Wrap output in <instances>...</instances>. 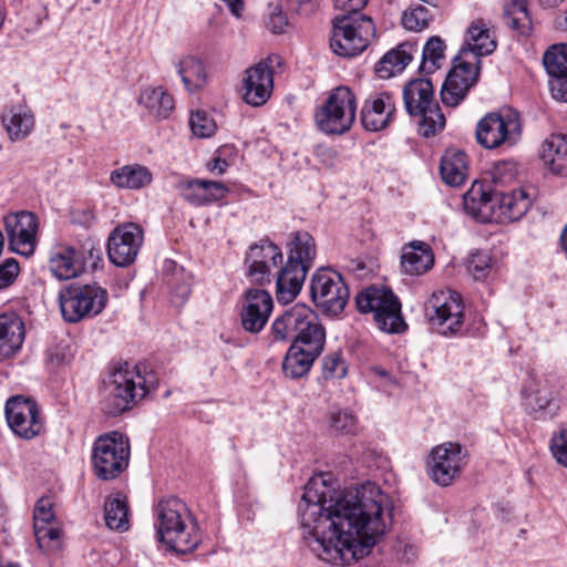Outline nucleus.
<instances>
[{
    "instance_id": "72a5a7b5",
    "label": "nucleus",
    "mask_w": 567,
    "mask_h": 567,
    "mask_svg": "<svg viewBox=\"0 0 567 567\" xmlns=\"http://www.w3.org/2000/svg\"><path fill=\"white\" fill-rule=\"evenodd\" d=\"M323 350L303 349L291 344L282 361V372L289 379H300L307 375Z\"/></svg>"
},
{
    "instance_id": "20e7f679",
    "label": "nucleus",
    "mask_w": 567,
    "mask_h": 567,
    "mask_svg": "<svg viewBox=\"0 0 567 567\" xmlns=\"http://www.w3.org/2000/svg\"><path fill=\"white\" fill-rule=\"evenodd\" d=\"M287 261L277 272L276 296L279 302H291L300 292L317 256L315 238L307 231H296L287 244Z\"/></svg>"
},
{
    "instance_id": "f257e3e1",
    "label": "nucleus",
    "mask_w": 567,
    "mask_h": 567,
    "mask_svg": "<svg viewBox=\"0 0 567 567\" xmlns=\"http://www.w3.org/2000/svg\"><path fill=\"white\" fill-rule=\"evenodd\" d=\"M388 496L372 482L340 492L313 477L298 506L301 538L319 559L349 565L369 554L385 533Z\"/></svg>"
},
{
    "instance_id": "680f3d73",
    "label": "nucleus",
    "mask_w": 567,
    "mask_h": 567,
    "mask_svg": "<svg viewBox=\"0 0 567 567\" xmlns=\"http://www.w3.org/2000/svg\"><path fill=\"white\" fill-rule=\"evenodd\" d=\"M228 6L230 12L239 18L244 9V0H223Z\"/></svg>"
},
{
    "instance_id": "2eb2a0df",
    "label": "nucleus",
    "mask_w": 567,
    "mask_h": 567,
    "mask_svg": "<svg viewBox=\"0 0 567 567\" xmlns=\"http://www.w3.org/2000/svg\"><path fill=\"white\" fill-rule=\"evenodd\" d=\"M310 295L315 305L330 316L341 313L349 300V289L342 276L330 268H320L313 272Z\"/></svg>"
},
{
    "instance_id": "6ab92c4d",
    "label": "nucleus",
    "mask_w": 567,
    "mask_h": 567,
    "mask_svg": "<svg viewBox=\"0 0 567 567\" xmlns=\"http://www.w3.org/2000/svg\"><path fill=\"white\" fill-rule=\"evenodd\" d=\"M143 244V229L135 223L117 225L107 238V256L117 267L131 265Z\"/></svg>"
},
{
    "instance_id": "5fc2aeb1",
    "label": "nucleus",
    "mask_w": 567,
    "mask_h": 567,
    "mask_svg": "<svg viewBox=\"0 0 567 567\" xmlns=\"http://www.w3.org/2000/svg\"><path fill=\"white\" fill-rule=\"evenodd\" d=\"M54 522L51 502L48 498L39 499L33 512V524L42 525L52 524Z\"/></svg>"
},
{
    "instance_id": "37998d69",
    "label": "nucleus",
    "mask_w": 567,
    "mask_h": 567,
    "mask_svg": "<svg viewBox=\"0 0 567 567\" xmlns=\"http://www.w3.org/2000/svg\"><path fill=\"white\" fill-rule=\"evenodd\" d=\"M329 429L337 435H355L359 429L357 416L348 410L333 411L329 417Z\"/></svg>"
},
{
    "instance_id": "0eeeda50",
    "label": "nucleus",
    "mask_w": 567,
    "mask_h": 567,
    "mask_svg": "<svg viewBox=\"0 0 567 567\" xmlns=\"http://www.w3.org/2000/svg\"><path fill=\"white\" fill-rule=\"evenodd\" d=\"M404 106L409 115L420 117V134L430 137L445 126V117L434 100L433 84L429 79L411 80L403 89Z\"/></svg>"
},
{
    "instance_id": "f8f14e48",
    "label": "nucleus",
    "mask_w": 567,
    "mask_h": 567,
    "mask_svg": "<svg viewBox=\"0 0 567 567\" xmlns=\"http://www.w3.org/2000/svg\"><path fill=\"white\" fill-rule=\"evenodd\" d=\"M520 137V117L512 107H502L498 112L488 113L477 123L476 140L487 150L512 147Z\"/></svg>"
},
{
    "instance_id": "c9c22d12",
    "label": "nucleus",
    "mask_w": 567,
    "mask_h": 567,
    "mask_svg": "<svg viewBox=\"0 0 567 567\" xmlns=\"http://www.w3.org/2000/svg\"><path fill=\"white\" fill-rule=\"evenodd\" d=\"M434 262L430 247L424 243L410 244L404 248L401 257L402 270L410 276H419L426 272Z\"/></svg>"
},
{
    "instance_id": "412c9836",
    "label": "nucleus",
    "mask_w": 567,
    "mask_h": 567,
    "mask_svg": "<svg viewBox=\"0 0 567 567\" xmlns=\"http://www.w3.org/2000/svg\"><path fill=\"white\" fill-rule=\"evenodd\" d=\"M4 230L11 248L21 255H31L35 248L39 220L34 213L21 210L4 217Z\"/></svg>"
},
{
    "instance_id": "b1692460",
    "label": "nucleus",
    "mask_w": 567,
    "mask_h": 567,
    "mask_svg": "<svg viewBox=\"0 0 567 567\" xmlns=\"http://www.w3.org/2000/svg\"><path fill=\"white\" fill-rule=\"evenodd\" d=\"M543 64L553 99L567 103V44L550 47L543 56Z\"/></svg>"
},
{
    "instance_id": "864d4df0",
    "label": "nucleus",
    "mask_w": 567,
    "mask_h": 567,
    "mask_svg": "<svg viewBox=\"0 0 567 567\" xmlns=\"http://www.w3.org/2000/svg\"><path fill=\"white\" fill-rule=\"evenodd\" d=\"M19 270V264L13 258H9L0 265V290L8 288L14 282Z\"/></svg>"
},
{
    "instance_id": "de8ad7c7",
    "label": "nucleus",
    "mask_w": 567,
    "mask_h": 567,
    "mask_svg": "<svg viewBox=\"0 0 567 567\" xmlns=\"http://www.w3.org/2000/svg\"><path fill=\"white\" fill-rule=\"evenodd\" d=\"M492 258L486 251H476L471 255L468 260V271L475 280H484L492 270Z\"/></svg>"
},
{
    "instance_id": "58836bf2",
    "label": "nucleus",
    "mask_w": 567,
    "mask_h": 567,
    "mask_svg": "<svg viewBox=\"0 0 567 567\" xmlns=\"http://www.w3.org/2000/svg\"><path fill=\"white\" fill-rule=\"evenodd\" d=\"M138 103L161 118H166L174 109V99L163 86L145 89L138 97Z\"/></svg>"
},
{
    "instance_id": "7ed1b4c3",
    "label": "nucleus",
    "mask_w": 567,
    "mask_h": 567,
    "mask_svg": "<svg viewBox=\"0 0 567 567\" xmlns=\"http://www.w3.org/2000/svg\"><path fill=\"white\" fill-rule=\"evenodd\" d=\"M156 535L177 554H188L202 542L187 506L177 497L162 499L156 507Z\"/></svg>"
},
{
    "instance_id": "423d86ee",
    "label": "nucleus",
    "mask_w": 567,
    "mask_h": 567,
    "mask_svg": "<svg viewBox=\"0 0 567 567\" xmlns=\"http://www.w3.org/2000/svg\"><path fill=\"white\" fill-rule=\"evenodd\" d=\"M375 35L371 18L363 13H344L333 19L330 48L339 56L361 54Z\"/></svg>"
},
{
    "instance_id": "3c124183",
    "label": "nucleus",
    "mask_w": 567,
    "mask_h": 567,
    "mask_svg": "<svg viewBox=\"0 0 567 567\" xmlns=\"http://www.w3.org/2000/svg\"><path fill=\"white\" fill-rule=\"evenodd\" d=\"M34 536L37 543L42 549H50L52 547V543L58 542L60 537V528L56 526V523L52 524H33Z\"/></svg>"
},
{
    "instance_id": "a211bd4d",
    "label": "nucleus",
    "mask_w": 567,
    "mask_h": 567,
    "mask_svg": "<svg viewBox=\"0 0 567 567\" xmlns=\"http://www.w3.org/2000/svg\"><path fill=\"white\" fill-rule=\"evenodd\" d=\"M284 256L279 246L262 239L249 247L245 257L246 275L251 282L265 285L271 282L274 274L280 270Z\"/></svg>"
},
{
    "instance_id": "a19ab883",
    "label": "nucleus",
    "mask_w": 567,
    "mask_h": 567,
    "mask_svg": "<svg viewBox=\"0 0 567 567\" xmlns=\"http://www.w3.org/2000/svg\"><path fill=\"white\" fill-rule=\"evenodd\" d=\"M506 24L522 35H529L532 19L527 11L526 0H511L504 9Z\"/></svg>"
},
{
    "instance_id": "69168bd1",
    "label": "nucleus",
    "mask_w": 567,
    "mask_h": 567,
    "mask_svg": "<svg viewBox=\"0 0 567 567\" xmlns=\"http://www.w3.org/2000/svg\"><path fill=\"white\" fill-rule=\"evenodd\" d=\"M560 246L563 251L567 255V225L565 226L560 235Z\"/></svg>"
},
{
    "instance_id": "f704fd0d",
    "label": "nucleus",
    "mask_w": 567,
    "mask_h": 567,
    "mask_svg": "<svg viewBox=\"0 0 567 567\" xmlns=\"http://www.w3.org/2000/svg\"><path fill=\"white\" fill-rule=\"evenodd\" d=\"M468 172L467 156L457 148H449L441 158L440 173L444 183L450 186H461Z\"/></svg>"
},
{
    "instance_id": "4c0bfd02",
    "label": "nucleus",
    "mask_w": 567,
    "mask_h": 567,
    "mask_svg": "<svg viewBox=\"0 0 567 567\" xmlns=\"http://www.w3.org/2000/svg\"><path fill=\"white\" fill-rule=\"evenodd\" d=\"M175 66L182 79L184 87L189 93L196 92L206 85L207 73L202 60L193 55H188L178 61Z\"/></svg>"
},
{
    "instance_id": "7c9ffc66",
    "label": "nucleus",
    "mask_w": 567,
    "mask_h": 567,
    "mask_svg": "<svg viewBox=\"0 0 567 567\" xmlns=\"http://www.w3.org/2000/svg\"><path fill=\"white\" fill-rule=\"evenodd\" d=\"M1 122L11 141L24 140L33 131L35 123L31 110L22 104L6 109Z\"/></svg>"
},
{
    "instance_id": "e433bc0d",
    "label": "nucleus",
    "mask_w": 567,
    "mask_h": 567,
    "mask_svg": "<svg viewBox=\"0 0 567 567\" xmlns=\"http://www.w3.org/2000/svg\"><path fill=\"white\" fill-rule=\"evenodd\" d=\"M542 157L554 174L567 177V136L550 135L543 144Z\"/></svg>"
},
{
    "instance_id": "473e14b6",
    "label": "nucleus",
    "mask_w": 567,
    "mask_h": 567,
    "mask_svg": "<svg viewBox=\"0 0 567 567\" xmlns=\"http://www.w3.org/2000/svg\"><path fill=\"white\" fill-rule=\"evenodd\" d=\"M417 51L414 43L404 42L398 48L386 52L375 65V73L380 79H390L401 73L412 61Z\"/></svg>"
},
{
    "instance_id": "13d9d810",
    "label": "nucleus",
    "mask_w": 567,
    "mask_h": 567,
    "mask_svg": "<svg viewBox=\"0 0 567 567\" xmlns=\"http://www.w3.org/2000/svg\"><path fill=\"white\" fill-rule=\"evenodd\" d=\"M369 0H333V6L337 10L344 13H361V10L367 6Z\"/></svg>"
},
{
    "instance_id": "9d476101",
    "label": "nucleus",
    "mask_w": 567,
    "mask_h": 567,
    "mask_svg": "<svg viewBox=\"0 0 567 567\" xmlns=\"http://www.w3.org/2000/svg\"><path fill=\"white\" fill-rule=\"evenodd\" d=\"M107 301V290L96 284H72L59 292L62 317L70 323L96 317L105 309Z\"/></svg>"
},
{
    "instance_id": "1a4fd4ad",
    "label": "nucleus",
    "mask_w": 567,
    "mask_h": 567,
    "mask_svg": "<svg viewBox=\"0 0 567 567\" xmlns=\"http://www.w3.org/2000/svg\"><path fill=\"white\" fill-rule=\"evenodd\" d=\"M357 114L354 93L344 85L330 91L326 101L318 106L315 122L320 132L327 135H342L350 131Z\"/></svg>"
},
{
    "instance_id": "bb28decb",
    "label": "nucleus",
    "mask_w": 567,
    "mask_h": 567,
    "mask_svg": "<svg viewBox=\"0 0 567 567\" xmlns=\"http://www.w3.org/2000/svg\"><path fill=\"white\" fill-rule=\"evenodd\" d=\"M181 196L194 206H205L224 199L229 189L220 182L188 179L179 183Z\"/></svg>"
},
{
    "instance_id": "4468645a",
    "label": "nucleus",
    "mask_w": 567,
    "mask_h": 567,
    "mask_svg": "<svg viewBox=\"0 0 567 567\" xmlns=\"http://www.w3.org/2000/svg\"><path fill=\"white\" fill-rule=\"evenodd\" d=\"M431 326L442 336H456L464 324V302L462 296L453 290L433 292L427 302Z\"/></svg>"
},
{
    "instance_id": "49530a36",
    "label": "nucleus",
    "mask_w": 567,
    "mask_h": 567,
    "mask_svg": "<svg viewBox=\"0 0 567 567\" xmlns=\"http://www.w3.org/2000/svg\"><path fill=\"white\" fill-rule=\"evenodd\" d=\"M189 126L193 134L202 138L212 136L217 128L215 121L205 111L193 112Z\"/></svg>"
},
{
    "instance_id": "aec40b11",
    "label": "nucleus",
    "mask_w": 567,
    "mask_h": 567,
    "mask_svg": "<svg viewBox=\"0 0 567 567\" xmlns=\"http://www.w3.org/2000/svg\"><path fill=\"white\" fill-rule=\"evenodd\" d=\"M6 416L10 429L20 437L31 440L40 434L43 422L35 401L14 396L7 401Z\"/></svg>"
},
{
    "instance_id": "79ce46f5",
    "label": "nucleus",
    "mask_w": 567,
    "mask_h": 567,
    "mask_svg": "<svg viewBox=\"0 0 567 567\" xmlns=\"http://www.w3.org/2000/svg\"><path fill=\"white\" fill-rule=\"evenodd\" d=\"M445 48L440 37H431L423 47L421 71L429 74L440 69L441 62L445 59Z\"/></svg>"
},
{
    "instance_id": "09e8293b",
    "label": "nucleus",
    "mask_w": 567,
    "mask_h": 567,
    "mask_svg": "<svg viewBox=\"0 0 567 567\" xmlns=\"http://www.w3.org/2000/svg\"><path fill=\"white\" fill-rule=\"evenodd\" d=\"M347 373L346 361L340 352L327 354L322 360V374L324 379H341Z\"/></svg>"
},
{
    "instance_id": "e2e57ef3",
    "label": "nucleus",
    "mask_w": 567,
    "mask_h": 567,
    "mask_svg": "<svg viewBox=\"0 0 567 567\" xmlns=\"http://www.w3.org/2000/svg\"><path fill=\"white\" fill-rule=\"evenodd\" d=\"M564 0H538L544 8H557Z\"/></svg>"
},
{
    "instance_id": "ddd939ff",
    "label": "nucleus",
    "mask_w": 567,
    "mask_h": 567,
    "mask_svg": "<svg viewBox=\"0 0 567 567\" xmlns=\"http://www.w3.org/2000/svg\"><path fill=\"white\" fill-rule=\"evenodd\" d=\"M106 391L102 402L103 411L115 416L130 410L138 400H142L148 389L140 372L118 369L112 374Z\"/></svg>"
},
{
    "instance_id": "603ef678",
    "label": "nucleus",
    "mask_w": 567,
    "mask_h": 567,
    "mask_svg": "<svg viewBox=\"0 0 567 567\" xmlns=\"http://www.w3.org/2000/svg\"><path fill=\"white\" fill-rule=\"evenodd\" d=\"M550 450L556 461L567 467V429H563L553 435Z\"/></svg>"
},
{
    "instance_id": "774afa93",
    "label": "nucleus",
    "mask_w": 567,
    "mask_h": 567,
    "mask_svg": "<svg viewBox=\"0 0 567 567\" xmlns=\"http://www.w3.org/2000/svg\"><path fill=\"white\" fill-rule=\"evenodd\" d=\"M0 567H20V566L16 563H6V564H0Z\"/></svg>"
},
{
    "instance_id": "bf43d9fd",
    "label": "nucleus",
    "mask_w": 567,
    "mask_h": 567,
    "mask_svg": "<svg viewBox=\"0 0 567 567\" xmlns=\"http://www.w3.org/2000/svg\"><path fill=\"white\" fill-rule=\"evenodd\" d=\"M267 27L274 33H282L287 27V19L281 11L272 12L267 21Z\"/></svg>"
},
{
    "instance_id": "39448f33",
    "label": "nucleus",
    "mask_w": 567,
    "mask_h": 567,
    "mask_svg": "<svg viewBox=\"0 0 567 567\" xmlns=\"http://www.w3.org/2000/svg\"><path fill=\"white\" fill-rule=\"evenodd\" d=\"M274 341H291L303 349L323 350L326 331L308 306L297 303L277 317L270 329Z\"/></svg>"
},
{
    "instance_id": "052dcab7",
    "label": "nucleus",
    "mask_w": 567,
    "mask_h": 567,
    "mask_svg": "<svg viewBox=\"0 0 567 567\" xmlns=\"http://www.w3.org/2000/svg\"><path fill=\"white\" fill-rule=\"evenodd\" d=\"M190 295V285L183 282L177 285L172 291V301L176 305L184 303Z\"/></svg>"
},
{
    "instance_id": "c03bdc74",
    "label": "nucleus",
    "mask_w": 567,
    "mask_h": 567,
    "mask_svg": "<svg viewBox=\"0 0 567 567\" xmlns=\"http://www.w3.org/2000/svg\"><path fill=\"white\" fill-rule=\"evenodd\" d=\"M518 175V165L513 159H504L495 163L492 171V182L497 186L513 183Z\"/></svg>"
},
{
    "instance_id": "a878e982",
    "label": "nucleus",
    "mask_w": 567,
    "mask_h": 567,
    "mask_svg": "<svg viewBox=\"0 0 567 567\" xmlns=\"http://www.w3.org/2000/svg\"><path fill=\"white\" fill-rule=\"evenodd\" d=\"M494 214L493 221L511 223L519 220L530 208L533 199L530 194L524 189H514L508 193L494 188Z\"/></svg>"
},
{
    "instance_id": "dca6fc26",
    "label": "nucleus",
    "mask_w": 567,
    "mask_h": 567,
    "mask_svg": "<svg viewBox=\"0 0 567 567\" xmlns=\"http://www.w3.org/2000/svg\"><path fill=\"white\" fill-rule=\"evenodd\" d=\"M522 398L526 412L535 420H551L560 410L554 377H530L522 389Z\"/></svg>"
},
{
    "instance_id": "2f4dec72",
    "label": "nucleus",
    "mask_w": 567,
    "mask_h": 567,
    "mask_svg": "<svg viewBox=\"0 0 567 567\" xmlns=\"http://www.w3.org/2000/svg\"><path fill=\"white\" fill-rule=\"evenodd\" d=\"M110 182L120 189L140 190L152 184L153 173L142 164H127L112 171Z\"/></svg>"
},
{
    "instance_id": "4d7b16f0",
    "label": "nucleus",
    "mask_w": 567,
    "mask_h": 567,
    "mask_svg": "<svg viewBox=\"0 0 567 567\" xmlns=\"http://www.w3.org/2000/svg\"><path fill=\"white\" fill-rule=\"evenodd\" d=\"M320 0H287V7L290 11L302 16L310 17L317 12Z\"/></svg>"
},
{
    "instance_id": "4be33fe9",
    "label": "nucleus",
    "mask_w": 567,
    "mask_h": 567,
    "mask_svg": "<svg viewBox=\"0 0 567 567\" xmlns=\"http://www.w3.org/2000/svg\"><path fill=\"white\" fill-rule=\"evenodd\" d=\"M272 306V298L268 291L258 288L248 289L240 311L243 328L250 333L260 332L269 319Z\"/></svg>"
},
{
    "instance_id": "6e6552de",
    "label": "nucleus",
    "mask_w": 567,
    "mask_h": 567,
    "mask_svg": "<svg viewBox=\"0 0 567 567\" xmlns=\"http://www.w3.org/2000/svg\"><path fill=\"white\" fill-rule=\"evenodd\" d=\"M355 306L361 313H373L377 327L388 333H400L406 324L401 312V302L385 286H369L355 297Z\"/></svg>"
},
{
    "instance_id": "8fccbe9b",
    "label": "nucleus",
    "mask_w": 567,
    "mask_h": 567,
    "mask_svg": "<svg viewBox=\"0 0 567 567\" xmlns=\"http://www.w3.org/2000/svg\"><path fill=\"white\" fill-rule=\"evenodd\" d=\"M34 536L37 543L42 549H50L52 547V543L58 542L60 537V528L56 526V523L52 524H33Z\"/></svg>"
},
{
    "instance_id": "6e6d98bb",
    "label": "nucleus",
    "mask_w": 567,
    "mask_h": 567,
    "mask_svg": "<svg viewBox=\"0 0 567 567\" xmlns=\"http://www.w3.org/2000/svg\"><path fill=\"white\" fill-rule=\"evenodd\" d=\"M233 153V147L223 146L218 148L217 155L208 163L207 167L212 172H217L219 175L226 173L227 168L230 166V161L228 159V155Z\"/></svg>"
},
{
    "instance_id": "c756f323",
    "label": "nucleus",
    "mask_w": 567,
    "mask_h": 567,
    "mask_svg": "<svg viewBox=\"0 0 567 567\" xmlns=\"http://www.w3.org/2000/svg\"><path fill=\"white\" fill-rule=\"evenodd\" d=\"M49 268L55 278L68 280L83 271L84 261L82 255L73 247L58 246L50 254Z\"/></svg>"
},
{
    "instance_id": "393cba45",
    "label": "nucleus",
    "mask_w": 567,
    "mask_h": 567,
    "mask_svg": "<svg viewBox=\"0 0 567 567\" xmlns=\"http://www.w3.org/2000/svg\"><path fill=\"white\" fill-rule=\"evenodd\" d=\"M395 103L391 94L380 92L369 96L361 109L362 126L370 132L385 128L395 114Z\"/></svg>"
},
{
    "instance_id": "a18cd8bd",
    "label": "nucleus",
    "mask_w": 567,
    "mask_h": 567,
    "mask_svg": "<svg viewBox=\"0 0 567 567\" xmlns=\"http://www.w3.org/2000/svg\"><path fill=\"white\" fill-rule=\"evenodd\" d=\"M431 14L423 6H417L410 11H405L402 16V24L410 31H422L429 25Z\"/></svg>"
},
{
    "instance_id": "ea45409f",
    "label": "nucleus",
    "mask_w": 567,
    "mask_h": 567,
    "mask_svg": "<svg viewBox=\"0 0 567 567\" xmlns=\"http://www.w3.org/2000/svg\"><path fill=\"white\" fill-rule=\"evenodd\" d=\"M104 519L110 529L125 532L130 527L128 506L121 494L106 498L104 503Z\"/></svg>"
},
{
    "instance_id": "f3484780",
    "label": "nucleus",
    "mask_w": 567,
    "mask_h": 567,
    "mask_svg": "<svg viewBox=\"0 0 567 567\" xmlns=\"http://www.w3.org/2000/svg\"><path fill=\"white\" fill-rule=\"evenodd\" d=\"M467 452L456 442L434 446L430 453L429 475L440 486H450L462 473Z\"/></svg>"
},
{
    "instance_id": "9b49d317",
    "label": "nucleus",
    "mask_w": 567,
    "mask_h": 567,
    "mask_svg": "<svg viewBox=\"0 0 567 567\" xmlns=\"http://www.w3.org/2000/svg\"><path fill=\"white\" fill-rule=\"evenodd\" d=\"M130 441L117 431L100 435L92 449V464L95 475L103 481L117 477L130 461Z\"/></svg>"
},
{
    "instance_id": "c85d7f7f",
    "label": "nucleus",
    "mask_w": 567,
    "mask_h": 567,
    "mask_svg": "<svg viewBox=\"0 0 567 567\" xmlns=\"http://www.w3.org/2000/svg\"><path fill=\"white\" fill-rule=\"evenodd\" d=\"M466 214L481 223H492L494 214V189L486 188L482 183L474 182L463 196Z\"/></svg>"
},
{
    "instance_id": "338daca9",
    "label": "nucleus",
    "mask_w": 567,
    "mask_h": 567,
    "mask_svg": "<svg viewBox=\"0 0 567 567\" xmlns=\"http://www.w3.org/2000/svg\"><path fill=\"white\" fill-rule=\"evenodd\" d=\"M4 18H6L4 10L2 7H0V28L2 27V24L4 22Z\"/></svg>"
},
{
    "instance_id": "f03ea898",
    "label": "nucleus",
    "mask_w": 567,
    "mask_h": 567,
    "mask_svg": "<svg viewBox=\"0 0 567 567\" xmlns=\"http://www.w3.org/2000/svg\"><path fill=\"white\" fill-rule=\"evenodd\" d=\"M466 45L480 63V58L492 54L496 49V41L489 28L483 20H476L467 29ZM478 64L461 62L447 74L442 89L441 99L447 106H456L465 97L468 90L477 82Z\"/></svg>"
},
{
    "instance_id": "cd10ccee",
    "label": "nucleus",
    "mask_w": 567,
    "mask_h": 567,
    "mask_svg": "<svg viewBox=\"0 0 567 567\" xmlns=\"http://www.w3.org/2000/svg\"><path fill=\"white\" fill-rule=\"evenodd\" d=\"M24 337V322L17 312L0 313V361L14 355L21 349Z\"/></svg>"
},
{
    "instance_id": "5701e85b",
    "label": "nucleus",
    "mask_w": 567,
    "mask_h": 567,
    "mask_svg": "<svg viewBox=\"0 0 567 567\" xmlns=\"http://www.w3.org/2000/svg\"><path fill=\"white\" fill-rule=\"evenodd\" d=\"M243 89V99L251 106H261L269 100L274 75L267 62H259L246 70Z\"/></svg>"
},
{
    "instance_id": "0e129e2a",
    "label": "nucleus",
    "mask_w": 567,
    "mask_h": 567,
    "mask_svg": "<svg viewBox=\"0 0 567 567\" xmlns=\"http://www.w3.org/2000/svg\"><path fill=\"white\" fill-rule=\"evenodd\" d=\"M556 24L558 28L567 31V11H565L563 14L557 17Z\"/></svg>"
}]
</instances>
